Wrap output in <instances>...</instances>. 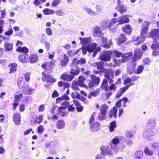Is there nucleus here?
Returning a JSON list of instances; mask_svg holds the SVG:
<instances>
[{"label": "nucleus", "mask_w": 159, "mask_h": 159, "mask_svg": "<svg viewBox=\"0 0 159 159\" xmlns=\"http://www.w3.org/2000/svg\"><path fill=\"white\" fill-rule=\"evenodd\" d=\"M79 86L83 87L87 86L84 83H80L77 81H74L72 82V87L73 89L79 90Z\"/></svg>", "instance_id": "f3484780"}, {"label": "nucleus", "mask_w": 159, "mask_h": 159, "mask_svg": "<svg viewBox=\"0 0 159 159\" xmlns=\"http://www.w3.org/2000/svg\"><path fill=\"white\" fill-rule=\"evenodd\" d=\"M39 58L38 56L35 54H33L31 55L30 57L29 61L30 62L32 63L37 62Z\"/></svg>", "instance_id": "c85d7f7f"}, {"label": "nucleus", "mask_w": 159, "mask_h": 159, "mask_svg": "<svg viewBox=\"0 0 159 159\" xmlns=\"http://www.w3.org/2000/svg\"><path fill=\"white\" fill-rule=\"evenodd\" d=\"M4 20H2L0 18V33H2L3 30L2 28L3 27V24L4 22Z\"/></svg>", "instance_id": "0e129e2a"}, {"label": "nucleus", "mask_w": 159, "mask_h": 159, "mask_svg": "<svg viewBox=\"0 0 159 159\" xmlns=\"http://www.w3.org/2000/svg\"><path fill=\"white\" fill-rule=\"evenodd\" d=\"M74 78V75L65 73H64L61 76V79L69 82L71 81Z\"/></svg>", "instance_id": "aec40b11"}, {"label": "nucleus", "mask_w": 159, "mask_h": 159, "mask_svg": "<svg viewBox=\"0 0 159 159\" xmlns=\"http://www.w3.org/2000/svg\"><path fill=\"white\" fill-rule=\"evenodd\" d=\"M143 66L140 65L138 67L137 70H136L134 71V72L135 73L138 74L141 73L143 71Z\"/></svg>", "instance_id": "49530a36"}, {"label": "nucleus", "mask_w": 159, "mask_h": 159, "mask_svg": "<svg viewBox=\"0 0 159 159\" xmlns=\"http://www.w3.org/2000/svg\"><path fill=\"white\" fill-rule=\"evenodd\" d=\"M108 108V107L105 104L102 105L100 109V112L102 114L106 115L107 110Z\"/></svg>", "instance_id": "7c9ffc66"}, {"label": "nucleus", "mask_w": 159, "mask_h": 159, "mask_svg": "<svg viewBox=\"0 0 159 159\" xmlns=\"http://www.w3.org/2000/svg\"><path fill=\"white\" fill-rule=\"evenodd\" d=\"M105 156L103 154L99 153L96 155L95 157V159H105Z\"/></svg>", "instance_id": "5fc2aeb1"}, {"label": "nucleus", "mask_w": 159, "mask_h": 159, "mask_svg": "<svg viewBox=\"0 0 159 159\" xmlns=\"http://www.w3.org/2000/svg\"><path fill=\"white\" fill-rule=\"evenodd\" d=\"M46 0H34V4L36 6H38L41 4L40 2H43Z\"/></svg>", "instance_id": "680f3d73"}, {"label": "nucleus", "mask_w": 159, "mask_h": 159, "mask_svg": "<svg viewBox=\"0 0 159 159\" xmlns=\"http://www.w3.org/2000/svg\"><path fill=\"white\" fill-rule=\"evenodd\" d=\"M45 31L46 34L48 36H51L52 35V31L50 28L46 29Z\"/></svg>", "instance_id": "e2e57ef3"}, {"label": "nucleus", "mask_w": 159, "mask_h": 159, "mask_svg": "<svg viewBox=\"0 0 159 159\" xmlns=\"http://www.w3.org/2000/svg\"><path fill=\"white\" fill-rule=\"evenodd\" d=\"M159 43L158 42H154L151 46V48L152 50L158 49Z\"/></svg>", "instance_id": "de8ad7c7"}, {"label": "nucleus", "mask_w": 159, "mask_h": 159, "mask_svg": "<svg viewBox=\"0 0 159 159\" xmlns=\"http://www.w3.org/2000/svg\"><path fill=\"white\" fill-rule=\"evenodd\" d=\"M135 156L137 158L140 159L143 156V153L142 151L140 150H137L135 152Z\"/></svg>", "instance_id": "37998d69"}, {"label": "nucleus", "mask_w": 159, "mask_h": 159, "mask_svg": "<svg viewBox=\"0 0 159 159\" xmlns=\"http://www.w3.org/2000/svg\"><path fill=\"white\" fill-rule=\"evenodd\" d=\"M93 35L95 37H101L102 36V31L101 28L99 26L96 25L93 28Z\"/></svg>", "instance_id": "dca6fc26"}, {"label": "nucleus", "mask_w": 159, "mask_h": 159, "mask_svg": "<svg viewBox=\"0 0 159 159\" xmlns=\"http://www.w3.org/2000/svg\"><path fill=\"white\" fill-rule=\"evenodd\" d=\"M108 80L107 79H104L102 81L101 85V88L103 90H105L106 91L108 89Z\"/></svg>", "instance_id": "2f4dec72"}, {"label": "nucleus", "mask_w": 159, "mask_h": 159, "mask_svg": "<svg viewBox=\"0 0 159 159\" xmlns=\"http://www.w3.org/2000/svg\"><path fill=\"white\" fill-rule=\"evenodd\" d=\"M56 126L59 129H62L65 127V123L63 120H60L57 122Z\"/></svg>", "instance_id": "c9c22d12"}, {"label": "nucleus", "mask_w": 159, "mask_h": 159, "mask_svg": "<svg viewBox=\"0 0 159 159\" xmlns=\"http://www.w3.org/2000/svg\"><path fill=\"white\" fill-rule=\"evenodd\" d=\"M5 50L7 51H10L12 49L13 44L9 42H6L5 43Z\"/></svg>", "instance_id": "f704fd0d"}, {"label": "nucleus", "mask_w": 159, "mask_h": 159, "mask_svg": "<svg viewBox=\"0 0 159 159\" xmlns=\"http://www.w3.org/2000/svg\"><path fill=\"white\" fill-rule=\"evenodd\" d=\"M127 89L124 87L120 89L117 92L116 96V98H120L123 94L126 91Z\"/></svg>", "instance_id": "a878e982"}, {"label": "nucleus", "mask_w": 159, "mask_h": 159, "mask_svg": "<svg viewBox=\"0 0 159 159\" xmlns=\"http://www.w3.org/2000/svg\"><path fill=\"white\" fill-rule=\"evenodd\" d=\"M86 61L85 59L83 58H81L78 60H77L76 58H75L73 59L72 62V66H77L79 65H82L86 63Z\"/></svg>", "instance_id": "9b49d317"}, {"label": "nucleus", "mask_w": 159, "mask_h": 159, "mask_svg": "<svg viewBox=\"0 0 159 159\" xmlns=\"http://www.w3.org/2000/svg\"><path fill=\"white\" fill-rule=\"evenodd\" d=\"M112 52L111 51H104L102 52L101 55L99 56L101 60L106 61H110L111 59Z\"/></svg>", "instance_id": "423d86ee"}, {"label": "nucleus", "mask_w": 159, "mask_h": 159, "mask_svg": "<svg viewBox=\"0 0 159 159\" xmlns=\"http://www.w3.org/2000/svg\"><path fill=\"white\" fill-rule=\"evenodd\" d=\"M142 54L143 53L140 48H137L135 50L134 56L132 58V62L133 64L132 67L133 68L135 67L136 65L135 61L141 58Z\"/></svg>", "instance_id": "39448f33"}, {"label": "nucleus", "mask_w": 159, "mask_h": 159, "mask_svg": "<svg viewBox=\"0 0 159 159\" xmlns=\"http://www.w3.org/2000/svg\"><path fill=\"white\" fill-rule=\"evenodd\" d=\"M44 127L43 125H39L38 127L37 131L39 133H42L44 131Z\"/></svg>", "instance_id": "13d9d810"}, {"label": "nucleus", "mask_w": 159, "mask_h": 159, "mask_svg": "<svg viewBox=\"0 0 159 159\" xmlns=\"http://www.w3.org/2000/svg\"><path fill=\"white\" fill-rule=\"evenodd\" d=\"M17 83L20 89H25L27 86L25 85V83L23 80V79L21 78H19L17 80Z\"/></svg>", "instance_id": "bb28decb"}, {"label": "nucleus", "mask_w": 159, "mask_h": 159, "mask_svg": "<svg viewBox=\"0 0 159 159\" xmlns=\"http://www.w3.org/2000/svg\"><path fill=\"white\" fill-rule=\"evenodd\" d=\"M79 39L80 40V43L83 46H86L88 45H91V44L92 41L91 38L89 37V38L80 37Z\"/></svg>", "instance_id": "ddd939ff"}, {"label": "nucleus", "mask_w": 159, "mask_h": 159, "mask_svg": "<svg viewBox=\"0 0 159 159\" xmlns=\"http://www.w3.org/2000/svg\"><path fill=\"white\" fill-rule=\"evenodd\" d=\"M17 51L19 52H23L25 53V54L21 53L20 54L19 57V59L22 63L26 62L28 61L29 57V56L26 54L28 52V49L25 47H19L17 49Z\"/></svg>", "instance_id": "20e7f679"}, {"label": "nucleus", "mask_w": 159, "mask_h": 159, "mask_svg": "<svg viewBox=\"0 0 159 159\" xmlns=\"http://www.w3.org/2000/svg\"><path fill=\"white\" fill-rule=\"evenodd\" d=\"M152 147L155 150L159 151V142L155 143L152 144Z\"/></svg>", "instance_id": "3c124183"}, {"label": "nucleus", "mask_w": 159, "mask_h": 159, "mask_svg": "<svg viewBox=\"0 0 159 159\" xmlns=\"http://www.w3.org/2000/svg\"><path fill=\"white\" fill-rule=\"evenodd\" d=\"M119 23V18H113L110 21L108 28H109L110 27L114 25L117 22ZM118 24H119V23Z\"/></svg>", "instance_id": "a19ab883"}, {"label": "nucleus", "mask_w": 159, "mask_h": 159, "mask_svg": "<svg viewBox=\"0 0 159 159\" xmlns=\"http://www.w3.org/2000/svg\"><path fill=\"white\" fill-rule=\"evenodd\" d=\"M102 42L105 44L103 45V46L104 47L107 48H109L110 47V45L108 44L107 43V38L104 37H102Z\"/></svg>", "instance_id": "a18cd8bd"}, {"label": "nucleus", "mask_w": 159, "mask_h": 159, "mask_svg": "<svg viewBox=\"0 0 159 159\" xmlns=\"http://www.w3.org/2000/svg\"><path fill=\"white\" fill-rule=\"evenodd\" d=\"M126 39L125 36L123 34H120L118 39L117 43L119 45H120L121 44L124 43L126 40Z\"/></svg>", "instance_id": "393cba45"}, {"label": "nucleus", "mask_w": 159, "mask_h": 159, "mask_svg": "<svg viewBox=\"0 0 159 159\" xmlns=\"http://www.w3.org/2000/svg\"><path fill=\"white\" fill-rule=\"evenodd\" d=\"M118 18L119 24H122L124 23H128L129 21V16L128 15H122Z\"/></svg>", "instance_id": "2eb2a0df"}, {"label": "nucleus", "mask_w": 159, "mask_h": 159, "mask_svg": "<svg viewBox=\"0 0 159 159\" xmlns=\"http://www.w3.org/2000/svg\"><path fill=\"white\" fill-rule=\"evenodd\" d=\"M132 54V53L131 52L125 53L122 56V58L121 59H114L113 62L116 66H119L121 63H124L128 59L129 57L131 56Z\"/></svg>", "instance_id": "0eeeda50"}, {"label": "nucleus", "mask_w": 159, "mask_h": 159, "mask_svg": "<svg viewBox=\"0 0 159 159\" xmlns=\"http://www.w3.org/2000/svg\"><path fill=\"white\" fill-rule=\"evenodd\" d=\"M117 88V86L114 84H112L109 87V90L110 91H115Z\"/></svg>", "instance_id": "bf43d9fd"}, {"label": "nucleus", "mask_w": 159, "mask_h": 159, "mask_svg": "<svg viewBox=\"0 0 159 159\" xmlns=\"http://www.w3.org/2000/svg\"><path fill=\"white\" fill-rule=\"evenodd\" d=\"M117 111V108L116 107H114L110 111L108 114L109 118H111L113 116L114 118L117 117L116 113Z\"/></svg>", "instance_id": "4be33fe9"}, {"label": "nucleus", "mask_w": 159, "mask_h": 159, "mask_svg": "<svg viewBox=\"0 0 159 159\" xmlns=\"http://www.w3.org/2000/svg\"><path fill=\"white\" fill-rule=\"evenodd\" d=\"M116 125L115 121H112L111 122L109 126V129L111 132H112L114 130V129L116 128Z\"/></svg>", "instance_id": "58836bf2"}, {"label": "nucleus", "mask_w": 159, "mask_h": 159, "mask_svg": "<svg viewBox=\"0 0 159 159\" xmlns=\"http://www.w3.org/2000/svg\"><path fill=\"white\" fill-rule=\"evenodd\" d=\"M66 107H59L58 109V113L61 116H63L67 114V112L66 111Z\"/></svg>", "instance_id": "c756f323"}, {"label": "nucleus", "mask_w": 159, "mask_h": 159, "mask_svg": "<svg viewBox=\"0 0 159 159\" xmlns=\"http://www.w3.org/2000/svg\"><path fill=\"white\" fill-rule=\"evenodd\" d=\"M61 2V1L60 0H54L52 3V6H56L60 4Z\"/></svg>", "instance_id": "052dcab7"}, {"label": "nucleus", "mask_w": 159, "mask_h": 159, "mask_svg": "<svg viewBox=\"0 0 159 159\" xmlns=\"http://www.w3.org/2000/svg\"><path fill=\"white\" fill-rule=\"evenodd\" d=\"M42 74L43 75L42 78L43 81L49 83H54L56 81L55 79L51 75H45L44 72H43Z\"/></svg>", "instance_id": "9d476101"}, {"label": "nucleus", "mask_w": 159, "mask_h": 159, "mask_svg": "<svg viewBox=\"0 0 159 159\" xmlns=\"http://www.w3.org/2000/svg\"><path fill=\"white\" fill-rule=\"evenodd\" d=\"M124 31L127 34H130L131 33V27L129 25H127L123 28Z\"/></svg>", "instance_id": "ea45409f"}, {"label": "nucleus", "mask_w": 159, "mask_h": 159, "mask_svg": "<svg viewBox=\"0 0 159 159\" xmlns=\"http://www.w3.org/2000/svg\"><path fill=\"white\" fill-rule=\"evenodd\" d=\"M81 49H79L77 50H69L67 52V54L70 57L73 56L78 53L79 51Z\"/></svg>", "instance_id": "e433bc0d"}, {"label": "nucleus", "mask_w": 159, "mask_h": 159, "mask_svg": "<svg viewBox=\"0 0 159 159\" xmlns=\"http://www.w3.org/2000/svg\"><path fill=\"white\" fill-rule=\"evenodd\" d=\"M92 66L96 67L98 70L102 71V73L104 74L105 79H107L110 84L113 82L112 80L114 78V71L111 69H105L103 67V62L102 61H99L97 62H93L92 63Z\"/></svg>", "instance_id": "f257e3e1"}, {"label": "nucleus", "mask_w": 159, "mask_h": 159, "mask_svg": "<svg viewBox=\"0 0 159 159\" xmlns=\"http://www.w3.org/2000/svg\"><path fill=\"white\" fill-rule=\"evenodd\" d=\"M100 150L101 152L100 153L103 154L105 156L106 154L109 155L111 154L110 147L108 146L102 145L100 147Z\"/></svg>", "instance_id": "f8f14e48"}, {"label": "nucleus", "mask_w": 159, "mask_h": 159, "mask_svg": "<svg viewBox=\"0 0 159 159\" xmlns=\"http://www.w3.org/2000/svg\"><path fill=\"white\" fill-rule=\"evenodd\" d=\"M56 14L59 16H62L65 15V13L61 9H59L55 12Z\"/></svg>", "instance_id": "603ef678"}, {"label": "nucleus", "mask_w": 159, "mask_h": 159, "mask_svg": "<svg viewBox=\"0 0 159 159\" xmlns=\"http://www.w3.org/2000/svg\"><path fill=\"white\" fill-rule=\"evenodd\" d=\"M154 130L153 129L148 128L144 131L143 133V137L147 138L154 135L155 134Z\"/></svg>", "instance_id": "4468645a"}, {"label": "nucleus", "mask_w": 159, "mask_h": 159, "mask_svg": "<svg viewBox=\"0 0 159 159\" xmlns=\"http://www.w3.org/2000/svg\"><path fill=\"white\" fill-rule=\"evenodd\" d=\"M23 90L25 91L29 95L31 94L32 93H34L35 90V89L30 88L28 86H27L25 88V89H23Z\"/></svg>", "instance_id": "4c0bfd02"}, {"label": "nucleus", "mask_w": 159, "mask_h": 159, "mask_svg": "<svg viewBox=\"0 0 159 159\" xmlns=\"http://www.w3.org/2000/svg\"><path fill=\"white\" fill-rule=\"evenodd\" d=\"M69 61V59L68 57L66 54H64L63 58L60 61L61 66L62 67L66 66L68 63Z\"/></svg>", "instance_id": "5701e85b"}, {"label": "nucleus", "mask_w": 159, "mask_h": 159, "mask_svg": "<svg viewBox=\"0 0 159 159\" xmlns=\"http://www.w3.org/2000/svg\"><path fill=\"white\" fill-rule=\"evenodd\" d=\"M106 115H103V114H102L101 113H100V114L99 115L98 118L100 120H103L105 119V117Z\"/></svg>", "instance_id": "338daca9"}, {"label": "nucleus", "mask_w": 159, "mask_h": 159, "mask_svg": "<svg viewBox=\"0 0 159 159\" xmlns=\"http://www.w3.org/2000/svg\"><path fill=\"white\" fill-rule=\"evenodd\" d=\"M95 115V112H94L91 115L90 118V120L89 121V123L90 124H92L93 121L94 120Z\"/></svg>", "instance_id": "69168bd1"}, {"label": "nucleus", "mask_w": 159, "mask_h": 159, "mask_svg": "<svg viewBox=\"0 0 159 159\" xmlns=\"http://www.w3.org/2000/svg\"><path fill=\"white\" fill-rule=\"evenodd\" d=\"M116 9L120 14H122L127 11L128 7L123 4H119L117 5Z\"/></svg>", "instance_id": "1a4fd4ad"}, {"label": "nucleus", "mask_w": 159, "mask_h": 159, "mask_svg": "<svg viewBox=\"0 0 159 159\" xmlns=\"http://www.w3.org/2000/svg\"><path fill=\"white\" fill-rule=\"evenodd\" d=\"M85 10L86 12H87L89 14L91 15H93L95 13L94 11H92L90 8H86Z\"/></svg>", "instance_id": "8fccbe9b"}, {"label": "nucleus", "mask_w": 159, "mask_h": 159, "mask_svg": "<svg viewBox=\"0 0 159 159\" xmlns=\"http://www.w3.org/2000/svg\"><path fill=\"white\" fill-rule=\"evenodd\" d=\"M145 154L147 156H152L153 154V151L149 149L148 147H145L144 150Z\"/></svg>", "instance_id": "c03bdc74"}, {"label": "nucleus", "mask_w": 159, "mask_h": 159, "mask_svg": "<svg viewBox=\"0 0 159 159\" xmlns=\"http://www.w3.org/2000/svg\"><path fill=\"white\" fill-rule=\"evenodd\" d=\"M147 125L148 128L155 130L156 125L155 120L153 119L149 120L148 122Z\"/></svg>", "instance_id": "412c9836"}, {"label": "nucleus", "mask_w": 159, "mask_h": 159, "mask_svg": "<svg viewBox=\"0 0 159 159\" xmlns=\"http://www.w3.org/2000/svg\"><path fill=\"white\" fill-rule=\"evenodd\" d=\"M13 33V31L12 28L11 27L10 29H9L7 31L5 32L4 35L7 36H9L11 35Z\"/></svg>", "instance_id": "864d4df0"}, {"label": "nucleus", "mask_w": 159, "mask_h": 159, "mask_svg": "<svg viewBox=\"0 0 159 159\" xmlns=\"http://www.w3.org/2000/svg\"><path fill=\"white\" fill-rule=\"evenodd\" d=\"M80 70V68H77V66H75V68H72L71 69L70 73L72 75L74 76L78 74Z\"/></svg>", "instance_id": "cd10ccee"}, {"label": "nucleus", "mask_w": 159, "mask_h": 159, "mask_svg": "<svg viewBox=\"0 0 159 159\" xmlns=\"http://www.w3.org/2000/svg\"><path fill=\"white\" fill-rule=\"evenodd\" d=\"M100 127V124L98 122H95L93 124H90V130L93 132H96L99 129Z\"/></svg>", "instance_id": "a211bd4d"}, {"label": "nucleus", "mask_w": 159, "mask_h": 159, "mask_svg": "<svg viewBox=\"0 0 159 159\" xmlns=\"http://www.w3.org/2000/svg\"><path fill=\"white\" fill-rule=\"evenodd\" d=\"M150 23L147 21L144 22L142 25L141 29V34L140 37H137L136 39L135 37H134L133 40L138 41L135 43L136 45H138L141 43H143L145 40V34H147L148 30V26Z\"/></svg>", "instance_id": "f03ea898"}, {"label": "nucleus", "mask_w": 159, "mask_h": 159, "mask_svg": "<svg viewBox=\"0 0 159 159\" xmlns=\"http://www.w3.org/2000/svg\"><path fill=\"white\" fill-rule=\"evenodd\" d=\"M152 55L154 56H157L159 54L158 49L154 50L152 52Z\"/></svg>", "instance_id": "774afa93"}, {"label": "nucleus", "mask_w": 159, "mask_h": 159, "mask_svg": "<svg viewBox=\"0 0 159 159\" xmlns=\"http://www.w3.org/2000/svg\"><path fill=\"white\" fill-rule=\"evenodd\" d=\"M30 72H26L25 74V79L26 82H28L30 80Z\"/></svg>", "instance_id": "4d7b16f0"}, {"label": "nucleus", "mask_w": 159, "mask_h": 159, "mask_svg": "<svg viewBox=\"0 0 159 159\" xmlns=\"http://www.w3.org/2000/svg\"><path fill=\"white\" fill-rule=\"evenodd\" d=\"M92 80L94 83V84L96 85L98 84L100 81V78L99 77H97L95 75H90Z\"/></svg>", "instance_id": "473e14b6"}, {"label": "nucleus", "mask_w": 159, "mask_h": 159, "mask_svg": "<svg viewBox=\"0 0 159 159\" xmlns=\"http://www.w3.org/2000/svg\"><path fill=\"white\" fill-rule=\"evenodd\" d=\"M114 54H115V56L118 57H119L120 56H121L122 57V56H123L124 54H122V53L120 52H118L117 50H115L113 51Z\"/></svg>", "instance_id": "6e6d98bb"}, {"label": "nucleus", "mask_w": 159, "mask_h": 159, "mask_svg": "<svg viewBox=\"0 0 159 159\" xmlns=\"http://www.w3.org/2000/svg\"><path fill=\"white\" fill-rule=\"evenodd\" d=\"M149 36L151 37L155 41L158 40L159 41V29H154L149 33Z\"/></svg>", "instance_id": "6e6552de"}, {"label": "nucleus", "mask_w": 159, "mask_h": 159, "mask_svg": "<svg viewBox=\"0 0 159 159\" xmlns=\"http://www.w3.org/2000/svg\"><path fill=\"white\" fill-rule=\"evenodd\" d=\"M43 12L44 14L46 15L52 14H54L55 13L54 10L48 8H46L43 10Z\"/></svg>", "instance_id": "79ce46f5"}, {"label": "nucleus", "mask_w": 159, "mask_h": 159, "mask_svg": "<svg viewBox=\"0 0 159 159\" xmlns=\"http://www.w3.org/2000/svg\"><path fill=\"white\" fill-rule=\"evenodd\" d=\"M17 66V64L16 63H11L9 65V67H10V73H11L14 72L16 70Z\"/></svg>", "instance_id": "72a5a7b5"}, {"label": "nucleus", "mask_w": 159, "mask_h": 159, "mask_svg": "<svg viewBox=\"0 0 159 159\" xmlns=\"http://www.w3.org/2000/svg\"><path fill=\"white\" fill-rule=\"evenodd\" d=\"M99 92L98 91H95L91 92L88 95V97L89 99L91 98V96L96 97L98 96V94Z\"/></svg>", "instance_id": "09e8293b"}, {"label": "nucleus", "mask_w": 159, "mask_h": 159, "mask_svg": "<svg viewBox=\"0 0 159 159\" xmlns=\"http://www.w3.org/2000/svg\"><path fill=\"white\" fill-rule=\"evenodd\" d=\"M97 45V44L94 43L91 45L83 46L81 48L83 54L84 55H85L87 51L89 52H93L92 54V57H95L97 52L101 50V48L100 47L96 48Z\"/></svg>", "instance_id": "7ed1b4c3"}, {"label": "nucleus", "mask_w": 159, "mask_h": 159, "mask_svg": "<svg viewBox=\"0 0 159 159\" xmlns=\"http://www.w3.org/2000/svg\"><path fill=\"white\" fill-rule=\"evenodd\" d=\"M43 68L45 69V70L47 73H51L52 72L53 68L50 65L47 64H43L42 65Z\"/></svg>", "instance_id": "b1692460"}, {"label": "nucleus", "mask_w": 159, "mask_h": 159, "mask_svg": "<svg viewBox=\"0 0 159 159\" xmlns=\"http://www.w3.org/2000/svg\"><path fill=\"white\" fill-rule=\"evenodd\" d=\"M13 120L15 124L19 125L21 121L20 114L15 113L13 116Z\"/></svg>", "instance_id": "6ab92c4d"}]
</instances>
